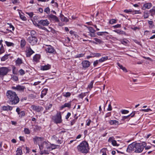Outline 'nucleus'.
<instances>
[{"mask_svg": "<svg viewBox=\"0 0 155 155\" xmlns=\"http://www.w3.org/2000/svg\"><path fill=\"white\" fill-rule=\"evenodd\" d=\"M6 96L11 104H16L19 101V98L16 93L11 90L8 91Z\"/></svg>", "mask_w": 155, "mask_h": 155, "instance_id": "obj_1", "label": "nucleus"}, {"mask_svg": "<svg viewBox=\"0 0 155 155\" xmlns=\"http://www.w3.org/2000/svg\"><path fill=\"white\" fill-rule=\"evenodd\" d=\"M143 149L139 143H133L129 145L127 149V151L129 153L134 151L136 153H141Z\"/></svg>", "mask_w": 155, "mask_h": 155, "instance_id": "obj_2", "label": "nucleus"}, {"mask_svg": "<svg viewBox=\"0 0 155 155\" xmlns=\"http://www.w3.org/2000/svg\"><path fill=\"white\" fill-rule=\"evenodd\" d=\"M77 149L79 151L86 153L89 150L88 144L87 142L83 141L78 146Z\"/></svg>", "mask_w": 155, "mask_h": 155, "instance_id": "obj_3", "label": "nucleus"}, {"mask_svg": "<svg viewBox=\"0 0 155 155\" xmlns=\"http://www.w3.org/2000/svg\"><path fill=\"white\" fill-rule=\"evenodd\" d=\"M52 119L54 122L57 124L61 123L62 121L61 113L60 112H58L56 115L52 116Z\"/></svg>", "mask_w": 155, "mask_h": 155, "instance_id": "obj_4", "label": "nucleus"}, {"mask_svg": "<svg viewBox=\"0 0 155 155\" xmlns=\"http://www.w3.org/2000/svg\"><path fill=\"white\" fill-rule=\"evenodd\" d=\"M28 42L31 45H34L37 42L38 39L35 36H29L28 38Z\"/></svg>", "mask_w": 155, "mask_h": 155, "instance_id": "obj_5", "label": "nucleus"}, {"mask_svg": "<svg viewBox=\"0 0 155 155\" xmlns=\"http://www.w3.org/2000/svg\"><path fill=\"white\" fill-rule=\"evenodd\" d=\"M9 70L6 67H2L0 68V76H4L6 75Z\"/></svg>", "mask_w": 155, "mask_h": 155, "instance_id": "obj_6", "label": "nucleus"}, {"mask_svg": "<svg viewBox=\"0 0 155 155\" xmlns=\"http://www.w3.org/2000/svg\"><path fill=\"white\" fill-rule=\"evenodd\" d=\"M12 88L15 90L20 91H23L25 89V86L23 85H18L16 87L12 86Z\"/></svg>", "mask_w": 155, "mask_h": 155, "instance_id": "obj_7", "label": "nucleus"}, {"mask_svg": "<svg viewBox=\"0 0 155 155\" xmlns=\"http://www.w3.org/2000/svg\"><path fill=\"white\" fill-rule=\"evenodd\" d=\"M31 108L33 110L36 111L37 112H40L43 110V108L38 106H35L33 105H31Z\"/></svg>", "mask_w": 155, "mask_h": 155, "instance_id": "obj_8", "label": "nucleus"}, {"mask_svg": "<svg viewBox=\"0 0 155 155\" xmlns=\"http://www.w3.org/2000/svg\"><path fill=\"white\" fill-rule=\"evenodd\" d=\"M46 51L50 53L54 54L55 52V50L54 48L51 45H49L48 47L45 49Z\"/></svg>", "mask_w": 155, "mask_h": 155, "instance_id": "obj_9", "label": "nucleus"}, {"mask_svg": "<svg viewBox=\"0 0 155 155\" xmlns=\"http://www.w3.org/2000/svg\"><path fill=\"white\" fill-rule=\"evenodd\" d=\"M38 23L43 26H47L49 25V22L47 19L41 20L38 22Z\"/></svg>", "mask_w": 155, "mask_h": 155, "instance_id": "obj_10", "label": "nucleus"}, {"mask_svg": "<svg viewBox=\"0 0 155 155\" xmlns=\"http://www.w3.org/2000/svg\"><path fill=\"white\" fill-rule=\"evenodd\" d=\"M83 67L84 68H88L90 65V62L87 60H84L81 62Z\"/></svg>", "mask_w": 155, "mask_h": 155, "instance_id": "obj_11", "label": "nucleus"}, {"mask_svg": "<svg viewBox=\"0 0 155 155\" xmlns=\"http://www.w3.org/2000/svg\"><path fill=\"white\" fill-rule=\"evenodd\" d=\"M48 18L56 22H58L59 21L58 18L56 16L51 14L48 15Z\"/></svg>", "mask_w": 155, "mask_h": 155, "instance_id": "obj_12", "label": "nucleus"}, {"mask_svg": "<svg viewBox=\"0 0 155 155\" xmlns=\"http://www.w3.org/2000/svg\"><path fill=\"white\" fill-rule=\"evenodd\" d=\"M34 53V52L30 47L26 51V55L27 57H29Z\"/></svg>", "mask_w": 155, "mask_h": 155, "instance_id": "obj_13", "label": "nucleus"}, {"mask_svg": "<svg viewBox=\"0 0 155 155\" xmlns=\"http://www.w3.org/2000/svg\"><path fill=\"white\" fill-rule=\"evenodd\" d=\"M152 6L151 3H146L144 4L143 7V9L145 10L146 9H149L151 8Z\"/></svg>", "mask_w": 155, "mask_h": 155, "instance_id": "obj_14", "label": "nucleus"}, {"mask_svg": "<svg viewBox=\"0 0 155 155\" xmlns=\"http://www.w3.org/2000/svg\"><path fill=\"white\" fill-rule=\"evenodd\" d=\"M2 109L3 110H11L12 109V107L9 105L4 106L2 107Z\"/></svg>", "mask_w": 155, "mask_h": 155, "instance_id": "obj_15", "label": "nucleus"}, {"mask_svg": "<svg viewBox=\"0 0 155 155\" xmlns=\"http://www.w3.org/2000/svg\"><path fill=\"white\" fill-rule=\"evenodd\" d=\"M71 105V102L65 103L63 105L60 107V110H62L63 108L65 107L70 108Z\"/></svg>", "mask_w": 155, "mask_h": 155, "instance_id": "obj_16", "label": "nucleus"}, {"mask_svg": "<svg viewBox=\"0 0 155 155\" xmlns=\"http://www.w3.org/2000/svg\"><path fill=\"white\" fill-rule=\"evenodd\" d=\"M124 12L126 13H128L129 12H132L133 14H136L138 13V11L135 10L134 11L132 9L129 10H125Z\"/></svg>", "mask_w": 155, "mask_h": 155, "instance_id": "obj_17", "label": "nucleus"}, {"mask_svg": "<svg viewBox=\"0 0 155 155\" xmlns=\"http://www.w3.org/2000/svg\"><path fill=\"white\" fill-rule=\"evenodd\" d=\"M135 111L133 112L130 114L126 116H124L122 117V120H124L127 118L129 117L130 116H131V117H133L134 116L135 114Z\"/></svg>", "mask_w": 155, "mask_h": 155, "instance_id": "obj_18", "label": "nucleus"}, {"mask_svg": "<svg viewBox=\"0 0 155 155\" xmlns=\"http://www.w3.org/2000/svg\"><path fill=\"white\" fill-rule=\"evenodd\" d=\"M109 123L111 125H118L119 124V122L116 120H110L109 121Z\"/></svg>", "mask_w": 155, "mask_h": 155, "instance_id": "obj_19", "label": "nucleus"}, {"mask_svg": "<svg viewBox=\"0 0 155 155\" xmlns=\"http://www.w3.org/2000/svg\"><path fill=\"white\" fill-rule=\"evenodd\" d=\"M51 68V65L49 64H47L41 67V69L42 70H47Z\"/></svg>", "mask_w": 155, "mask_h": 155, "instance_id": "obj_20", "label": "nucleus"}, {"mask_svg": "<svg viewBox=\"0 0 155 155\" xmlns=\"http://www.w3.org/2000/svg\"><path fill=\"white\" fill-rule=\"evenodd\" d=\"M16 64L17 65L20 66L21 64L23 63L21 59L18 58L15 61Z\"/></svg>", "mask_w": 155, "mask_h": 155, "instance_id": "obj_21", "label": "nucleus"}, {"mask_svg": "<svg viewBox=\"0 0 155 155\" xmlns=\"http://www.w3.org/2000/svg\"><path fill=\"white\" fill-rule=\"evenodd\" d=\"M114 31L120 35H126V33L125 32L120 30L117 29L116 30H114Z\"/></svg>", "mask_w": 155, "mask_h": 155, "instance_id": "obj_22", "label": "nucleus"}, {"mask_svg": "<svg viewBox=\"0 0 155 155\" xmlns=\"http://www.w3.org/2000/svg\"><path fill=\"white\" fill-rule=\"evenodd\" d=\"M60 17L61 18V20L62 21L67 22L69 21L68 19L66 17H64V15L62 14L60 15Z\"/></svg>", "mask_w": 155, "mask_h": 155, "instance_id": "obj_23", "label": "nucleus"}, {"mask_svg": "<svg viewBox=\"0 0 155 155\" xmlns=\"http://www.w3.org/2000/svg\"><path fill=\"white\" fill-rule=\"evenodd\" d=\"M117 64L120 69H122L123 71L125 72H127V69H126V68L125 67H123L122 65H121L119 63L117 62Z\"/></svg>", "mask_w": 155, "mask_h": 155, "instance_id": "obj_24", "label": "nucleus"}, {"mask_svg": "<svg viewBox=\"0 0 155 155\" xmlns=\"http://www.w3.org/2000/svg\"><path fill=\"white\" fill-rule=\"evenodd\" d=\"M40 55L39 54L35 55L33 58V60L35 61H38L40 59Z\"/></svg>", "mask_w": 155, "mask_h": 155, "instance_id": "obj_25", "label": "nucleus"}, {"mask_svg": "<svg viewBox=\"0 0 155 155\" xmlns=\"http://www.w3.org/2000/svg\"><path fill=\"white\" fill-rule=\"evenodd\" d=\"M41 138L40 137H35L34 138H33V140L35 143H37L38 141L41 140Z\"/></svg>", "mask_w": 155, "mask_h": 155, "instance_id": "obj_26", "label": "nucleus"}, {"mask_svg": "<svg viewBox=\"0 0 155 155\" xmlns=\"http://www.w3.org/2000/svg\"><path fill=\"white\" fill-rule=\"evenodd\" d=\"M108 59V57L107 56L101 58L100 59L98 60L100 63Z\"/></svg>", "mask_w": 155, "mask_h": 155, "instance_id": "obj_27", "label": "nucleus"}, {"mask_svg": "<svg viewBox=\"0 0 155 155\" xmlns=\"http://www.w3.org/2000/svg\"><path fill=\"white\" fill-rule=\"evenodd\" d=\"M63 96L66 97H69L71 95V93L69 92H64L62 94Z\"/></svg>", "mask_w": 155, "mask_h": 155, "instance_id": "obj_28", "label": "nucleus"}, {"mask_svg": "<svg viewBox=\"0 0 155 155\" xmlns=\"http://www.w3.org/2000/svg\"><path fill=\"white\" fill-rule=\"evenodd\" d=\"M89 31L91 33H94L95 32V30L92 27H87Z\"/></svg>", "mask_w": 155, "mask_h": 155, "instance_id": "obj_29", "label": "nucleus"}, {"mask_svg": "<svg viewBox=\"0 0 155 155\" xmlns=\"http://www.w3.org/2000/svg\"><path fill=\"white\" fill-rule=\"evenodd\" d=\"M59 147L60 146L58 145L52 144H51V150L59 148Z\"/></svg>", "mask_w": 155, "mask_h": 155, "instance_id": "obj_30", "label": "nucleus"}, {"mask_svg": "<svg viewBox=\"0 0 155 155\" xmlns=\"http://www.w3.org/2000/svg\"><path fill=\"white\" fill-rule=\"evenodd\" d=\"M151 15L153 16L155 15V9L153 8L149 11Z\"/></svg>", "mask_w": 155, "mask_h": 155, "instance_id": "obj_31", "label": "nucleus"}, {"mask_svg": "<svg viewBox=\"0 0 155 155\" xmlns=\"http://www.w3.org/2000/svg\"><path fill=\"white\" fill-rule=\"evenodd\" d=\"M26 44L25 41L24 40H21V46L22 48L24 47Z\"/></svg>", "mask_w": 155, "mask_h": 155, "instance_id": "obj_32", "label": "nucleus"}, {"mask_svg": "<svg viewBox=\"0 0 155 155\" xmlns=\"http://www.w3.org/2000/svg\"><path fill=\"white\" fill-rule=\"evenodd\" d=\"M8 55H5L2 57L1 58V60L2 61H5L8 58Z\"/></svg>", "mask_w": 155, "mask_h": 155, "instance_id": "obj_33", "label": "nucleus"}, {"mask_svg": "<svg viewBox=\"0 0 155 155\" xmlns=\"http://www.w3.org/2000/svg\"><path fill=\"white\" fill-rule=\"evenodd\" d=\"M5 43L8 46H13L14 45V44L12 42L5 41Z\"/></svg>", "mask_w": 155, "mask_h": 155, "instance_id": "obj_34", "label": "nucleus"}, {"mask_svg": "<svg viewBox=\"0 0 155 155\" xmlns=\"http://www.w3.org/2000/svg\"><path fill=\"white\" fill-rule=\"evenodd\" d=\"M105 33L106 34H108V33L106 31L101 32H98L97 33V34L98 35L102 36L103 35H104V34H105Z\"/></svg>", "mask_w": 155, "mask_h": 155, "instance_id": "obj_35", "label": "nucleus"}, {"mask_svg": "<svg viewBox=\"0 0 155 155\" xmlns=\"http://www.w3.org/2000/svg\"><path fill=\"white\" fill-rule=\"evenodd\" d=\"M144 18H147L149 17V13L148 11H146L144 12L143 14Z\"/></svg>", "mask_w": 155, "mask_h": 155, "instance_id": "obj_36", "label": "nucleus"}, {"mask_svg": "<svg viewBox=\"0 0 155 155\" xmlns=\"http://www.w3.org/2000/svg\"><path fill=\"white\" fill-rule=\"evenodd\" d=\"M36 26H38V28H40L46 31L48 30L45 27L42 26L39 24H37Z\"/></svg>", "mask_w": 155, "mask_h": 155, "instance_id": "obj_37", "label": "nucleus"}, {"mask_svg": "<svg viewBox=\"0 0 155 155\" xmlns=\"http://www.w3.org/2000/svg\"><path fill=\"white\" fill-rule=\"evenodd\" d=\"M50 9L48 7L46 8L44 10L45 12H46L47 14H49L50 12Z\"/></svg>", "mask_w": 155, "mask_h": 155, "instance_id": "obj_38", "label": "nucleus"}, {"mask_svg": "<svg viewBox=\"0 0 155 155\" xmlns=\"http://www.w3.org/2000/svg\"><path fill=\"white\" fill-rule=\"evenodd\" d=\"M85 93H81L78 95V97L79 98L83 99L84 97L85 96Z\"/></svg>", "mask_w": 155, "mask_h": 155, "instance_id": "obj_39", "label": "nucleus"}, {"mask_svg": "<svg viewBox=\"0 0 155 155\" xmlns=\"http://www.w3.org/2000/svg\"><path fill=\"white\" fill-rule=\"evenodd\" d=\"M48 91V89H43L42 91L41 92V93L42 94H43L44 95H46L47 92Z\"/></svg>", "mask_w": 155, "mask_h": 155, "instance_id": "obj_40", "label": "nucleus"}, {"mask_svg": "<svg viewBox=\"0 0 155 155\" xmlns=\"http://www.w3.org/2000/svg\"><path fill=\"white\" fill-rule=\"evenodd\" d=\"M24 132L26 134H29L30 133L29 130L27 128H25L24 129Z\"/></svg>", "mask_w": 155, "mask_h": 155, "instance_id": "obj_41", "label": "nucleus"}, {"mask_svg": "<svg viewBox=\"0 0 155 155\" xmlns=\"http://www.w3.org/2000/svg\"><path fill=\"white\" fill-rule=\"evenodd\" d=\"M78 118V117H77L75 118V119H73L72 121H71V125H73L75 123Z\"/></svg>", "mask_w": 155, "mask_h": 155, "instance_id": "obj_42", "label": "nucleus"}, {"mask_svg": "<svg viewBox=\"0 0 155 155\" xmlns=\"http://www.w3.org/2000/svg\"><path fill=\"white\" fill-rule=\"evenodd\" d=\"M20 74L21 75H24L25 74V71L22 69H20L19 71Z\"/></svg>", "mask_w": 155, "mask_h": 155, "instance_id": "obj_43", "label": "nucleus"}, {"mask_svg": "<svg viewBox=\"0 0 155 155\" xmlns=\"http://www.w3.org/2000/svg\"><path fill=\"white\" fill-rule=\"evenodd\" d=\"M121 112L122 114H126L129 113V111L128 110H121Z\"/></svg>", "mask_w": 155, "mask_h": 155, "instance_id": "obj_44", "label": "nucleus"}, {"mask_svg": "<svg viewBox=\"0 0 155 155\" xmlns=\"http://www.w3.org/2000/svg\"><path fill=\"white\" fill-rule=\"evenodd\" d=\"M140 143V145L143 149H144V148L146 146V143L145 142H143L142 143Z\"/></svg>", "mask_w": 155, "mask_h": 155, "instance_id": "obj_45", "label": "nucleus"}, {"mask_svg": "<svg viewBox=\"0 0 155 155\" xmlns=\"http://www.w3.org/2000/svg\"><path fill=\"white\" fill-rule=\"evenodd\" d=\"M128 41L126 39H124L121 41V42L122 44L125 45L127 44Z\"/></svg>", "mask_w": 155, "mask_h": 155, "instance_id": "obj_46", "label": "nucleus"}, {"mask_svg": "<svg viewBox=\"0 0 155 155\" xmlns=\"http://www.w3.org/2000/svg\"><path fill=\"white\" fill-rule=\"evenodd\" d=\"M114 146H119V144H117V142L116 140H114L113 142L111 143Z\"/></svg>", "mask_w": 155, "mask_h": 155, "instance_id": "obj_47", "label": "nucleus"}, {"mask_svg": "<svg viewBox=\"0 0 155 155\" xmlns=\"http://www.w3.org/2000/svg\"><path fill=\"white\" fill-rule=\"evenodd\" d=\"M93 81H91L90 83L89 84L88 87L90 89L92 88L93 87Z\"/></svg>", "mask_w": 155, "mask_h": 155, "instance_id": "obj_48", "label": "nucleus"}, {"mask_svg": "<svg viewBox=\"0 0 155 155\" xmlns=\"http://www.w3.org/2000/svg\"><path fill=\"white\" fill-rule=\"evenodd\" d=\"M30 34L31 36H34L36 34V32L35 31L32 30L31 31Z\"/></svg>", "mask_w": 155, "mask_h": 155, "instance_id": "obj_49", "label": "nucleus"}, {"mask_svg": "<svg viewBox=\"0 0 155 155\" xmlns=\"http://www.w3.org/2000/svg\"><path fill=\"white\" fill-rule=\"evenodd\" d=\"M94 39L95 40V41L99 43H101L102 42V41L101 40L97 38H94Z\"/></svg>", "mask_w": 155, "mask_h": 155, "instance_id": "obj_50", "label": "nucleus"}, {"mask_svg": "<svg viewBox=\"0 0 155 155\" xmlns=\"http://www.w3.org/2000/svg\"><path fill=\"white\" fill-rule=\"evenodd\" d=\"M19 15L20 18L21 19H22L23 20H25L26 19V17L23 15H21L20 14V12H19Z\"/></svg>", "mask_w": 155, "mask_h": 155, "instance_id": "obj_51", "label": "nucleus"}, {"mask_svg": "<svg viewBox=\"0 0 155 155\" xmlns=\"http://www.w3.org/2000/svg\"><path fill=\"white\" fill-rule=\"evenodd\" d=\"M84 54H78L76 55V58H79L81 57H82L84 56Z\"/></svg>", "mask_w": 155, "mask_h": 155, "instance_id": "obj_52", "label": "nucleus"}, {"mask_svg": "<svg viewBox=\"0 0 155 155\" xmlns=\"http://www.w3.org/2000/svg\"><path fill=\"white\" fill-rule=\"evenodd\" d=\"M114 137H110L109 139L108 140V142H109L112 143L113 140H114Z\"/></svg>", "mask_w": 155, "mask_h": 155, "instance_id": "obj_53", "label": "nucleus"}, {"mask_svg": "<svg viewBox=\"0 0 155 155\" xmlns=\"http://www.w3.org/2000/svg\"><path fill=\"white\" fill-rule=\"evenodd\" d=\"M109 22L110 24H113L116 22V20L114 19H112Z\"/></svg>", "mask_w": 155, "mask_h": 155, "instance_id": "obj_54", "label": "nucleus"}, {"mask_svg": "<svg viewBox=\"0 0 155 155\" xmlns=\"http://www.w3.org/2000/svg\"><path fill=\"white\" fill-rule=\"evenodd\" d=\"M153 22L152 21H148L149 24L151 26L150 27L151 28L154 27V25H153Z\"/></svg>", "mask_w": 155, "mask_h": 155, "instance_id": "obj_55", "label": "nucleus"}, {"mask_svg": "<svg viewBox=\"0 0 155 155\" xmlns=\"http://www.w3.org/2000/svg\"><path fill=\"white\" fill-rule=\"evenodd\" d=\"M52 107V104H50L48 106L45 107V109L46 110L50 109Z\"/></svg>", "mask_w": 155, "mask_h": 155, "instance_id": "obj_56", "label": "nucleus"}, {"mask_svg": "<svg viewBox=\"0 0 155 155\" xmlns=\"http://www.w3.org/2000/svg\"><path fill=\"white\" fill-rule=\"evenodd\" d=\"M46 144V142H44L43 143V145H39L40 149V150H41L43 149V145L44 144Z\"/></svg>", "mask_w": 155, "mask_h": 155, "instance_id": "obj_57", "label": "nucleus"}, {"mask_svg": "<svg viewBox=\"0 0 155 155\" xmlns=\"http://www.w3.org/2000/svg\"><path fill=\"white\" fill-rule=\"evenodd\" d=\"M12 79L15 81H16L18 80V78L16 76H14L12 78Z\"/></svg>", "mask_w": 155, "mask_h": 155, "instance_id": "obj_58", "label": "nucleus"}, {"mask_svg": "<svg viewBox=\"0 0 155 155\" xmlns=\"http://www.w3.org/2000/svg\"><path fill=\"white\" fill-rule=\"evenodd\" d=\"M4 48L2 46H2L0 49V54L4 52Z\"/></svg>", "mask_w": 155, "mask_h": 155, "instance_id": "obj_59", "label": "nucleus"}, {"mask_svg": "<svg viewBox=\"0 0 155 155\" xmlns=\"http://www.w3.org/2000/svg\"><path fill=\"white\" fill-rule=\"evenodd\" d=\"M7 24L9 25V27L12 28V30L14 31L15 29L14 27L11 24V23H8Z\"/></svg>", "mask_w": 155, "mask_h": 155, "instance_id": "obj_60", "label": "nucleus"}, {"mask_svg": "<svg viewBox=\"0 0 155 155\" xmlns=\"http://www.w3.org/2000/svg\"><path fill=\"white\" fill-rule=\"evenodd\" d=\"M99 62V61H98V60H97L94 62L93 65L94 66H96L97 64Z\"/></svg>", "mask_w": 155, "mask_h": 155, "instance_id": "obj_61", "label": "nucleus"}, {"mask_svg": "<svg viewBox=\"0 0 155 155\" xmlns=\"http://www.w3.org/2000/svg\"><path fill=\"white\" fill-rule=\"evenodd\" d=\"M71 115V113L70 112H68L65 117V118L67 120H68V119L69 118V117Z\"/></svg>", "mask_w": 155, "mask_h": 155, "instance_id": "obj_62", "label": "nucleus"}, {"mask_svg": "<svg viewBox=\"0 0 155 155\" xmlns=\"http://www.w3.org/2000/svg\"><path fill=\"white\" fill-rule=\"evenodd\" d=\"M25 115V113L24 111H21L20 112V115L21 117L24 116Z\"/></svg>", "mask_w": 155, "mask_h": 155, "instance_id": "obj_63", "label": "nucleus"}, {"mask_svg": "<svg viewBox=\"0 0 155 155\" xmlns=\"http://www.w3.org/2000/svg\"><path fill=\"white\" fill-rule=\"evenodd\" d=\"M112 110V107L111 106V104H109L108 108L107 109V110L108 111H110Z\"/></svg>", "mask_w": 155, "mask_h": 155, "instance_id": "obj_64", "label": "nucleus"}]
</instances>
